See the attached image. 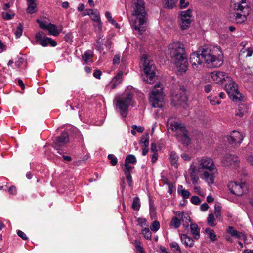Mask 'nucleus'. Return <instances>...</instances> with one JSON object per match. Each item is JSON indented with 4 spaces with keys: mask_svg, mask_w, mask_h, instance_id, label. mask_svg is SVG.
Here are the masks:
<instances>
[{
    "mask_svg": "<svg viewBox=\"0 0 253 253\" xmlns=\"http://www.w3.org/2000/svg\"><path fill=\"white\" fill-rule=\"evenodd\" d=\"M142 233L143 234L144 237L147 240H151L152 234L150 230L147 228L142 230Z\"/></svg>",
    "mask_w": 253,
    "mask_h": 253,
    "instance_id": "obj_43",
    "label": "nucleus"
},
{
    "mask_svg": "<svg viewBox=\"0 0 253 253\" xmlns=\"http://www.w3.org/2000/svg\"><path fill=\"white\" fill-rule=\"evenodd\" d=\"M93 52L91 50H87L82 55V58L85 63L92 62Z\"/></svg>",
    "mask_w": 253,
    "mask_h": 253,
    "instance_id": "obj_26",
    "label": "nucleus"
},
{
    "mask_svg": "<svg viewBox=\"0 0 253 253\" xmlns=\"http://www.w3.org/2000/svg\"><path fill=\"white\" fill-rule=\"evenodd\" d=\"M240 161L237 156L226 154L223 160V164L225 167L236 168L238 167Z\"/></svg>",
    "mask_w": 253,
    "mask_h": 253,
    "instance_id": "obj_15",
    "label": "nucleus"
},
{
    "mask_svg": "<svg viewBox=\"0 0 253 253\" xmlns=\"http://www.w3.org/2000/svg\"><path fill=\"white\" fill-rule=\"evenodd\" d=\"M108 158L110 161V163L112 166H115L117 164L118 159L113 154H110L108 155Z\"/></svg>",
    "mask_w": 253,
    "mask_h": 253,
    "instance_id": "obj_45",
    "label": "nucleus"
},
{
    "mask_svg": "<svg viewBox=\"0 0 253 253\" xmlns=\"http://www.w3.org/2000/svg\"><path fill=\"white\" fill-rule=\"evenodd\" d=\"M17 234L19 237L24 240H27L28 239V237L22 231L20 230H17Z\"/></svg>",
    "mask_w": 253,
    "mask_h": 253,
    "instance_id": "obj_55",
    "label": "nucleus"
},
{
    "mask_svg": "<svg viewBox=\"0 0 253 253\" xmlns=\"http://www.w3.org/2000/svg\"><path fill=\"white\" fill-rule=\"evenodd\" d=\"M140 207V200L138 197H135L133 198L131 207L133 210L137 211Z\"/></svg>",
    "mask_w": 253,
    "mask_h": 253,
    "instance_id": "obj_33",
    "label": "nucleus"
},
{
    "mask_svg": "<svg viewBox=\"0 0 253 253\" xmlns=\"http://www.w3.org/2000/svg\"><path fill=\"white\" fill-rule=\"evenodd\" d=\"M125 175L126 176V177L127 180L128 181V182L129 183V185L130 186H131L132 183V177L131 175V173L125 174Z\"/></svg>",
    "mask_w": 253,
    "mask_h": 253,
    "instance_id": "obj_60",
    "label": "nucleus"
},
{
    "mask_svg": "<svg viewBox=\"0 0 253 253\" xmlns=\"http://www.w3.org/2000/svg\"><path fill=\"white\" fill-rule=\"evenodd\" d=\"M180 225L181 220L176 216L173 217L170 223V226L176 229L178 228Z\"/></svg>",
    "mask_w": 253,
    "mask_h": 253,
    "instance_id": "obj_31",
    "label": "nucleus"
},
{
    "mask_svg": "<svg viewBox=\"0 0 253 253\" xmlns=\"http://www.w3.org/2000/svg\"><path fill=\"white\" fill-rule=\"evenodd\" d=\"M178 0H164L165 5L169 9L172 8L175 5Z\"/></svg>",
    "mask_w": 253,
    "mask_h": 253,
    "instance_id": "obj_38",
    "label": "nucleus"
},
{
    "mask_svg": "<svg viewBox=\"0 0 253 253\" xmlns=\"http://www.w3.org/2000/svg\"><path fill=\"white\" fill-rule=\"evenodd\" d=\"M167 125L173 131L176 132V134L182 132L186 129L185 125L180 122L176 121L172 118L169 119Z\"/></svg>",
    "mask_w": 253,
    "mask_h": 253,
    "instance_id": "obj_14",
    "label": "nucleus"
},
{
    "mask_svg": "<svg viewBox=\"0 0 253 253\" xmlns=\"http://www.w3.org/2000/svg\"><path fill=\"white\" fill-rule=\"evenodd\" d=\"M248 112V109L244 104H240L239 106L238 110L235 113L237 117H242Z\"/></svg>",
    "mask_w": 253,
    "mask_h": 253,
    "instance_id": "obj_28",
    "label": "nucleus"
},
{
    "mask_svg": "<svg viewBox=\"0 0 253 253\" xmlns=\"http://www.w3.org/2000/svg\"><path fill=\"white\" fill-rule=\"evenodd\" d=\"M228 187L231 193L238 196H242L248 190L245 182H230L228 183Z\"/></svg>",
    "mask_w": 253,
    "mask_h": 253,
    "instance_id": "obj_10",
    "label": "nucleus"
},
{
    "mask_svg": "<svg viewBox=\"0 0 253 253\" xmlns=\"http://www.w3.org/2000/svg\"><path fill=\"white\" fill-rule=\"evenodd\" d=\"M212 80L216 83L223 84L226 81H230V77L225 72L215 71L211 73Z\"/></svg>",
    "mask_w": 253,
    "mask_h": 253,
    "instance_id": "obj_12",
    "label": "nucleus"
},
{
    "mask_svg": "<svg viewBox=\"0 0 253 253\" xmlns=\"http://www.w3.org/2000/svg\"><path fill=\"white\" fill-rule=\"evenodd\" d=\"M232 4H233V8L237 11H243L245 6L242 4L246 5L245 0H232Z\"/></svg>",
    "mask_w": 253,
    "mask_h": 253,
    "instance_id": "obj_23",
    "label": "nucleus"
},
{
    "mask_svg": "<svg viewBox=\"0 0 253 253\" xmlns=\"http://www.w3.org/2000/svg\"><path fill=\"white\" fill-rule=\"evenodd\" d=\"M2 18L4 20H9L11 19L14 16V14H13V13L11 14V13H9L7 12H2Z\"/></svg>",
    "mask_w": 253,
    "mask_h": 253,
    "instance_id": "obj_48",
    "label": "nucleus"
},
{
    "mask_svg": "<svg viewBox=\"0 0 253 253\" xmlns=\"http://www.w3.org/2000/svg\"><path fill=\"white\" fill-rule=\"evenodd\" d=\"M160 228V223L157 221H154L150 226V229L152 231L156 232Z\"/></svg>",
    "mask_w": 253,
    "mask_h": 253,
    "instance_id": "obj_47",
    "label": "nucleus"
},
{
    "mask_svg": "<svg viewBox=\"0 0 253 253\" xmlns=\"http://www.w3.org/2000/svg\"><path fill=\"white\" fill-rule=\"evenodd\" d=\"M176 136L178 140L181 142L184 145H188L190 143V139L188 134V132L186 129L182 132L177 133Z\"/></svg>",
    "mask_w": 253,
    "mask_h": 253,
    "instance_id": "obj_19",
    "label": "nucleus"
},
{
    "mask_svg": "<svg viewBox=\"0 0 253 253\" xmlns=\"http://www.w3.org/2000/svg\"><path fill=\"white\" fill-rule=\"evenodd\" d=\"M191 202L195 205H199L201 203L199 198L197 196H192L191 198Z\"/></svg>",
    "mask_w": 253,
    "mask_h": 253,
    "instance_id": "obj_52",
    "label": "nucleus"
},
{
    "mask_svg": "<svg viewBox=\"0 0 253 253\" xmlns=\"http://www.w3.org/2000/svg\"><path fill=\"white\" fill-rule=\"evenodd\" d=\"M227 232L235 238L238 239H243L244 240L246 238L245 235L243 233L237 231L232 226H229Z\"/></svg>",
    "mask_w": 253,
    "mask_h": 253,
    "instance_id": "obj_20",
    "label": "nucleus"
},
{
    "mask_svg": "<svg viewBox=\"0 0 253 253\" xmlns=\"http://www.w3.org/2000/svg\"><path fill=\"white\" fill-rule=\"evenodd\" d=\"M28 7L26 11L27 13L32 14L36 11V4L34 2V0H27Z\"/></svg>",
    "mask_w": 253,
    "mask_h": 253,
    "instance_id": "obj_29",
    "label": "nucleus"
},
{
    "mask_svg": "<svg viewBox=\"0 0 253 253\" xmlns=\"http://www.w3.org/2000/svg\"><path fill=\"white\" fill-rule=\"evenodd\" d=\"M170 247L174 253H181L180 248L176 242H172L170 244Z\"/></svg>",
    "mask_w": 253,
    "mask_h": 253,
    "instance_id": "obj_34",
    "label": "nucleus"
},
{
    "mask_svg": "<svg viewBox=\"0 0 253 253\" xmlns=\"http://www.w3.org/2000/svg\"><path fill=\"white\" fill-rule=\"evenodd\" d=\"M215 218L212 213H210L209 214L208 217L207 218V223L211 227H213L215 226V224L214 223Z\"/></svg>",
    "mask_w": 253,
    "mask_h": 253,
    "instance_id": "obj_39",
    "label": "nucleus"
},
{
    "mask_svg": "<svg viewBox=\"0 0 253 253\" xmlns=\"http://www.w3.org/2000/svg\"><path fill=\"white\" fill-rule=\"evenodd\" d=\"M205 232L209 235V238L212 241H215L217 240L216 235L213 230L208 228L205 230Z\"/></svg>",
    "mask_w": 253,
    "mask_h": 253,
    "instance_id": "obj_36",
    "label": "nucleus"
},
{
    "mask_svg": "<svg viewBox=\"0 0 253 253\" xmlns=\"http://www.w3.org/2000/svg\"><path fill=\"white\" fill-rule=\"evenodd\" d=\"M178 159V156L177 154L174 151L171 152L169 155V160L172 165L176 164Z\"/></svg>",
    "mask_w": 253,
    "mask_h": 253,
    "instance_id": "obj_37",
    "label": "nucleus"
},
{
    "mask_svg": "<svg viewBox=\"0 0 253 253\" xmlns=\"http://www.w3.org/2000/svg\"><path fill=\"white\" fill-rule=\"evenodd\" d=\"M23 32V25L22 23H19L15 31V35L16 38H18L21 37Z\"/></svg>",
    "mask_w": 253,
    "mask_h": 253,
    "instance_id": "obj_40",
    "label": "nucleus"
},
{
    "mask_svg": "<svg viewBox=\"0 0 253 253\" xmlns=\"http://www.w3.org/2000/svg\"><path fill=\"white\" fill-rule=\"evenodd\" d=\"M189 172L190 177L193 183H197L199 178L197 176L196 170L197 171V167L193 164L191 165L189 168Z\"/></svg>",
    "mask_w": 253,
    "mask_h": 253,
    "instance_id": "obj_24",
    "label": "nucleus"
},
{
    "mask_svg": "<svg viewBox=\"0 0 253 253\" xmlns=\"http://www.w3.org/2000/svg\"><path fill=\"white\" fill-rule=\"evenodd\" d=\"M37 23L39 24L40 27L43 30H46L48 27V24H46V21H42L41 20H37Z\"/></svg>",
    "mask_w": 253,
    "mask_h": 253,
    "instance_id": "obj_49",
    "label": "nucleus"
},
{
    "mask_svg": "<svg viewBox=\"0 0 253 253\" xmlns=\"http://www.w3.org/2000/svg\"><path fill=\"white\" fill-rule=\"evenodd\" d=\"M136 158L134 155L132 154L128 155L126 156L125 162L127 164H134L136 163Z\"/></svg>",
    "mask_w": 253,
    "mask_h": 253,
    "instance_id": "obj_35",
    "label": "nucleus"
},
{
    "mask_svg": "<svg viewBox=\"0 0 253 253\" xmlns=\"http://www.w3.org/2000/svg\"><path fill=\"white\" fill-rule=\"evenodd\" d=\"M243 136L240 132L234 130L228 137V142L233 145H240L243 140Z\"/></svg>",
    "mask_w": 253,
    "mask_h": 253,
    "instance_id": "obj_16",
    "label": "nucleus"
},
{
    "mask_svg": "<svg viewBox=\"0 0 253 253\" xmlns=\"http://www.w3.org/2000/svg\"><path fill=\"white\" fill-rule=\"evenodd\" d=\"M101 72L99 70H95L93 73V76L97 79H100Z\"/></svg>",
    "mask_w": 253,
    "mask_h": 253,
    "instance_id": "obj_62",
    "label": "nucleus"
},
{
    "mask_svg": "<svg viewBox=\"0 0 253 253\" xmlns=\"http://www.w3.org/2000/svg\"><path fill=\"white\" fill-rule=\"evenodd\" d=\"M197 172L202 174V178L209 184L214 183L215 174L217 170L212 159L203 157L198 160Z\"/></svg>",
    "mask_w": 253,
    "mask_h": 253,
    "instance_id": "obj_4",
    "label": "nucleus"
},
{
    "mask_svg": "<svg viewBox=\"0 0 253 253\" xmlns=\"http://www.w3.org/2000/svg\"><path fill=\"white\" fill-rule=\"evenodd\" d=\"M120 60V55L119 54H116L115 55L113 60V63L114 64H119Z\"/></svg>",
    "mask_w": 253,
    "mask_h": 253,
    "instance_id": "obj_61",
    "label": "nucleus"
},
{
    "mask_svg": "<svg viewBox=\"0 0 253 253\" xmlns=\"http://www.w3.org/2000/svg\"><path fill=\"white\" fill-rule=\"evenodd\" d=\"M221 210V208L220 206L216 205H215L214 214H215L216 218H218V217H220Z\"/></svg>",
    "mask_w": 253,
    "mask_h": 253,
    "instance_id": "obj_51",
    "label": "nucleus"
},
{
    "mask_svg": "<svg viewBox=\"0 0 253 253\" xmlns=\"http://www.w3.org/2000/svg\"><path fill=\"white\" fill-rule=\"evenodd\" d=\"M181 220L183 222H185V223H183V226H185L186 228L188 226V223L191 222V219L189 215L187 214H185L184 213L183 214V216L181 218Z\"/></svg>",
    "mask_w": 253,
    "mask_h": 253,
    "instance_id": "obj_42",
    "label": "nucleus"
},
{
    "mask_svg": "<svg viewBox=\"0 0 253 253\" xmlns=\"http://www.w3.org/2000/svg\"><path fill=\"white\" fill-rule=\"evenodd\" d=\"M163 85L157 83L149 95V102L154 108H161L163 106Z\"/></svg>",
    "mask_w": 253,
    "mask_h": 253,
    "instance_id": "obj_6",
    "label": "nucleus"
},
{
    "mask_svg": "<svg viewBox=\"0 0 253 253\" xmlns=\"http://www.w3.org/2000/svg\"><path fill=\"white\" fill-rule=\"evenodd\" d=\"M141 142L144 144L145 147H148L149 146V136L148 135L146 137H143L141 138Z\"/></svg>",
    "mask_w": 253,
    "mask_h": 253,
    "instance_id": "obj_53",
    "label": "nucleus"
},
{
    "mask_svg": "<svg viewBox=\"0 0 253 253\" xmlns=\"http://www.w3.org/2000/svg\"><path fill=\"white\" fill-rule=\"evenodd\" d=\"M208 208L209 206L206 203L202 204L200 206V209L202 211H206Z\"/></svg>",
    "mask_w": 253,
    "mask_h": 253,
    "instance_id": "obj_64",
    "label": "nucleus"
},
{
    "mask_svg": "<svg viewBox=\"0 0 253 253\" xmlns=\"http://www.w3.org/2000/svg\"><path fill=\"white\" fill-rule=\"evenodd\" d=\"M234 16L235 17V19L237 23L241 24L246 20V16L245 14H242L237 13H236V15H234Z\"/></svg>",
    "mask_w": 253,
    "mask_h": 253,
    "instance_id": "obj_32",
    "label": "nucleus"
},
{
    "mask_svg": "<svg viewBox=\"0 0 253 253\" xmlns=\"http://www.w3.org/2000/svg\"><path fill=\"white\" fill-rule=\"evenodd\" d=\"M134 168V167L129 165V164L126 163L125 162L124 163V169L123 171L124 172L125 174L127 173H130L131 170Z\"/></svg>",
    "mask_w": 253,
    "mask_h": 253,
    "instance_id": "obj_44",
    "label": "nucleus"
},
{
    "mask_svg": "<svg viewBox=\"0 0 253 253\" xmlns=\"http://www.w3.org/2000/svg\"><path fill=\"white\" fill-rule=\"evenodd\" d=\"M132 98V93L128 92L116 98L117 109L123 117H126L127 116L128 108L131 104Z\"/></svg>",
    "mask_w": 253,
    "mask_h": 253,
    "instance_id": "obj_5",
    "label": "nucleus"
},
{
    "mask_svg": "<svg viewBox=\"0 0 253 253\" xmlns=\"http://www.w3.org/2000/svg\"><path fill=\"white\" fill-rule=\"evenodd\" d=\"M202 58H203L209 68H218L223 63V54L220 47L212 45H204L199 48Z\"/></svg>",
    "mask_w": 253,
    "mask_h": 253,
    "instance_id": "obj_3",
    "label": "nucleus"
},
{
    "mask_svg": "<svg viewBox=\"0 0 253 253\" xmlns=\"http://www.w3.org/2000/svg\"><path fill=\"white\" fill-rule=\"evenodd\" d=\"M69 142L68 133L63 132L61 134L57 137L54 140L53 145L54 148L57 150L59 154L63 153V148H64Z\"/></svg>",
    "mask_w": 253,
    "mask_h": 253,
    "instance_id": "obj_9",
    "label": "nucleus"
},
{
    "mask_svg": "<svg viewBox=\"0 0 253 253\" xmlns=\"http://www.w3.org/2000/svg\"><path fill=\"white\" fill-rule=\"evenodd\" d=\"M93 25L96 29V30L100 31L102 28V23L101 22V20H99L98 21H95Z\"/></svg>",
    "mask_w": 253,
    "mask_h": 253,
    "instance_id": "obj_56",
    "label": "nucleus"
},
{
    "mask_svg": "<svg viewBox=\"0 0 253 253\" xmlns=\"http://www.w3.org/2000/svg\"><path fill=\"white\" fill-rule=\"evenodd\" d=\"M123 72L120 71L112 80L110 83L111 88L113 89L116 88L122 81Z\"/></svg>",
    "mask_w": 253,
    "mask_h": 253,
    "instance_id": "obj_22",
    "label": "nucleus"
},
{
    "mask_svg": "<svg viewBox=\"0 0 253 253\" xmlns=\"http://www.w3.org/2000/svg\"><path fill=\"white\" fill-rule=\"evenodd\" d=\"M168 48L177 72L181 74L185 73L188 63L184 45L179 42H174L169 45Z\"/></svg>",
    "mask_w": 253,
    "mask_h": 253,
    "instance_id": "obj_2",
    "label": "nucleus"
},
{
    "mask_svg": "<svg viewBox=\"0 0 253 253\" xmlns=\"http://www.w3.org/2000/svg\"><path fill=\"white\" fill-rule=\"evenodd\" d=\"M194 190L198 194L203 196H204V192L201 190L199 186L195 187Z\"/></svg>",
    "mask_w": 253,
    "mask_h": 253,
    "instance_id": "obj_63",
    "label": "nucleus"
},
{
    "mask_svg": "<svg viewBox=\"0 0 253 253\" xmlns=\"http://www.w3.org/2000/svg\"><path fill=\"white\" fill-rule=\"evenodd\" d=\"M210 103L211 105H214L215 104H220L221 102L218 99L217 97H216L213 99H210Z\"/></svg>",
    "mask_w": 253,
    "mask_h": 253,
    "instance_id": "obj_59",
    "label": "nucleus"
},
{
    "mask_svg": "<svg viewBox=\"0 0 253 253\" xmlns=\"http://www.w3.org/2000/svg\"><path fill=\"white\" fill-rule=\"evenodd\" d=\"M177 192L184 199H188L190 196V192L183 188L182 185H179L177 189Z\"/></svg>",
    "mask_w": 253,
    "mask_h": 253,
    "instance_id": "obj_30",
    "label": "nucleus"
},
{
    "mask_svg": "<svg viewBox=\"0 0 253 253\" xmlns=\"http://www.w3.org/2000/svg\"><path fill=\"white\" fill-rule=\"evenodd\" d=\"M230 81H226L225 83V88L229 97L234 102H239L243 100V97L239 92L238 86L236 83L233 81L230 77Z\"/></svg>",
    "mask_w": 253,
    "mask_h": 253,
    "instance_id": "obj_7",
    "label": "nucleus"
},
{
    "mask_svg": "<svg viewBox=\"0 0 253 253\" xmlns=\"http://www.w3.org/2000/svg\"><path fill=\"white\" fill-rule=\"evenodd\" d=\"M180 237L181 242L186 246L192 247L194 245L193 239L185 234H180Z\"/></svg>",
    "mask_w": 253,
    "mask_h": 253,
    "instance_id": "obj_21",
    "label": "nucleus"
},
{
    "mask_svg": "<svg viewBox=\"0 0 253 253\" xmlns=\"http://www.w3.org/2000/svg\"><path fill=\"white\" fill-rule=\"evenodd\" d=\"M134 246L138 253H145L144 250L141 246V243L139 241L135 240Z\"/></svg>",
    "mask_w": 253,
    "mask_h": 253,
    "instance_id": "obj_41",
    "label": "nucleus"
},
{
    "mask_svg": "<svg viewBox=\"0 0 253 253\" xmlns=\"http://www.w3.org/2000/svg\"><path fill=\"white\" fill-rule=\"evenodd\" d=\"M90 17L94 22L98 21L99 20H101L99 13L97 11H94L92 13H90Z\"/></svg>",
    "mask_w": 253,
    "mask_h": 253,
    "instance_id": "obj_46",
    "label": "nucleus"
},
{
    "mask_svg": "<svg viewBox=\"0 0 253 253\" xmlns=\"http://www.w3.org/2000/svg\"><path fill=\"white\" fill-rule=\"evenodd\" d=\"M131 128L133 129H135V130L139 133H142L144 130V128L143 127L140 126H137L135 125H132L131 126Z\"/></svg>",
    "mask_w": 253,
    "mask_h": 253,
    "instance_id": "obj_57",
    "label": "nucleus"
},
{
    "mask_svg": "<svg viewBox=\"0 0 253 253\" xmlns=\"http://www.w3.org/2000/svg\"><path fill=\"white\" fill-rule=\"evenodd\" d=\"M95 47L99 52H101L103 50V43L101 42L97 41L95 44Z\"/></svg>",
    "mask_w": 253,
    "mask_h": 253,
    "instance_id": "obj_54",
    "label": "nucleus"
},
{
    "mask_svg": "<svg viewBox=\"0 0 253 253\" xmlns=\"http://www.w3.org/2000/svg\"><path fill=\"white\" fill-rule=\"evenodd\" d=\"M203 59L201 57L199 49L190 55V61L194 69H198V66L201 65L203 63Z\"/></svg>",
    "mask_w": 253,
    "mask_h": 253,
    "instance_id": "obj_17",
    "label": "nucleus"
},
{
    "mask_svg": "<svg viewBox=\"0 0 253 253\" xmlns=\"http://www.w3.org/2000/svg\"><path fill=\"white\" fill-rule=\"evenodd\" d=\"M48 31V34L54 36H57L60 34V31L57 29L55 25L49 23L46 29Z\"/></svg>",
    "mask_w": 253,
    "mask_h": 253,
    "instance_id": "obj_27",
    "label": "nucleus"
},
{
    "mask_svg": "<svg viewBox=\"0 0 253 253\" xmlns=\"http://www.w3.org/2000/svg\"><path fill=\"white\" fill-rule=\"evenodd\" d=\"M132 7L131 26L141 35L145 31L144 25L147 20L144 0H132Z\"/></svg>",
    "mask_w": 253,
    "mask_h": 253,
    "instance_id": "obj_1",
    "label": "nucleus"
},
{
    "mask_svg": "<svg viewBox=\"0 0 253 253\" xmlns=\"http://www.w3.org/2000/svg\"><path fill=\"white\" fill-rule=\"evenodd\" d=\"M190 231L194 239L198 240L200 238V228L197 224H190Z\"/></svg>",
    "mask_w": 253,
    "mask_h": 253,
    "instance_id": "obj_25",
    "label": "nucleus"
},
{
    "mask_svg": "<svg viewBox=\"0 0 253 253\" xmlns=\"http://www.w3.org/2000/svg\"><path fill=\"white\" fill-rule=\"evenodd\" d=\"M36 42L42 46L45 47L48 45L55 47L57 45V42L51 38L44 36L42 32H40L35 36Z\"/></svg>",
    "mask_w": 253,
    "mask_h": 253,
    "instance_id": "obj_11",
    "label": "nucleus"
},
{
    "mask_svg": "<svg viewBox=\"0 0 253 253\" xmlns=\"http://www.w3.org/2000/svg\"><path fill=\"white\" fill-rule=\"evenodd\" d=\"M141 61L143 62L144 71L147 77L146 82L151 84L155 78V66L152 61L148 59L147 56L145 54L142 55Z\"/></svg>",
    "mask_w": 253,
    "mask_h": 253,
    "instance_id": "obj_8",
    "label": "nucleus"
},
{
    "mask_svg": "<svg viewBox=\"0 0 253 253\" xmlns=\"http://www.w3.org/2000/svg\"><path fill=\"white\" fill-rule=\"evenodd\" d=\"M173 101L175 102L177 105H179L183 107L187 106V97L184 92H181L175 96H173Z\"/></svg>",
    "mask_w": 253,
    "mask_h": 253,
    "instance_id": "obj_18",
    "label": "nucleus"
},
{
    "mask_svg": "<svg viewBox=\"0 0 253 253\" xmlns=\"http://www.w3.org/2000/svg\"><path fill=\"white\" fill-rule=\"evenodd\" d=\"M191 13L192 11L189 9L181 12L180 25L182 30L186 29L189 27L191 22Z\"/></svg>",
    "mask_w": 253,
    "mask_h": 253,
    "instance_id": "obj_13",
    "label": "nucleus"
},
{
    "mask_svg": "<svg viewBox=\"0 0 253 253\" xmlns=\"http://www.w3.org/2000/svg\"><path fill=\"white\" fill-rule=\"evenodd\" d=\"M188 5L189 2H185V0H180L179 6L180 8H185L187 7L188 6Z\"/></svg>",
    "mask_w": 253,
    "mask_h": 253,
    "instance_id": "obj_58",
    "label": "nucleus"
},
{
    "mask_svg": "<svg viewBox=\"0 0 253 253\" xmlns=\"http://www.w3.org/2000/svg\"><path fill=\"white\" fill-rule=\"evenodd\" d=\"M243 50H241L240 51V55H241L242 53H246V57H250L252 56V54L253 53V50L252 48H247V49H243Z\"/></svg>",
    "mask_w": 253,
    "mask_h": 253,
    "instance_id": "obj_50",
    "label": "nucleus"
}]
</instances>
